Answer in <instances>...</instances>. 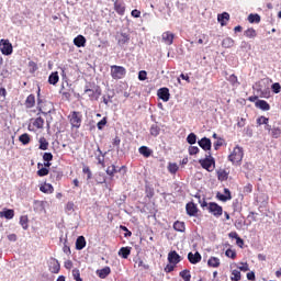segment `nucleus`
Instances as JSON below:
<instances>
[{"label": "nucleus", "instance_id": "nucleus-24", "mask_svg": "<svg viewBox=\"0 0 281 281\" xmlns=\"http://www.w3.org/2000/svg\"><path fill=\"white\" fill-rule=\"evenodd\" d=\"M74 45L76 47H85L87 45V38L83 35H78L74 38Z\"/></svg>", "mask_w": 281, "mask_h": 281}, {"label": "nucleus", "instance_id": "nucleus-5", "mask_svg": "<svg viewBox=\"0 0 281 281\" xmlns=\"http://www.w3.org/2000/svg\"><path fill=\"white\" fill-rule=\"evenodd\" d=\"M110 74L113 80H122L126 76V68L124 66L113 65L110 67Z\"/></svg>", "mask_w": 281, "mask_h": 281}, {"label": "nucleus", "instance_id": "nucleus-38", "mask_svg": "<svg viewBox=\"0 0 281 281\" xmlns=\"http://www.w3.org/2000/svg\"><path fill=\"white\" fill-rule=\"evenodd\" d=\"M58 80H60V77H58V72H52L48 77L49 85H58Z\"/></svg>", "mask_w": 281, "mask_h": 281}, {"label": "nucleus", "instance_id": "nucleus-17", "mask_svg": "<svg viewBox=\"0 0 281 281\" xmlns=\"http://www.w3.org/2000/svg\"><path fill=\"white\" fill-rule=\"evenodd\" d=\"M158 98H160L162 102H168V100H170V90L168 88H160L158 90Z\"/></svg>", "mask_w": 281, "mask_h": 281}, {"label": "nucleus", "instance_id": "nucleus-27", "mask_svg": "<svg viewBox=\"0 0 281 281\" xmlns=\"http://www.w3.org/2000/svg\"><path fill=\"white\" fill-rule=\"evenodd\" d=\"M37 168V177H47V175H49V169H47V167H43V164L38 162Z\"/></svg>", "mask_w": 281, "mask_h": 281}, {"label": "nucleus", "instance_id": "nucleus-35", "mask_svg": "<svg viewBox=\"0 0 281 281\" xmlns=\"http://www.w3.org/2000/svg\"><path fill=\"white\" fill-rule=\"evenodd\" d=\"M138 153L140 155H143V157H150V155H153V150H150V148L146 147V146H142L138 148Z\"/></svg>", "mask_w": 281, "mask_h": 281}, {"label": "nucleus", "instance_id": "nucleus-23", "mask_svg": "<svg viewBox=\"0 0 281 281\" xmlns=\"http://www.w3.org/2000/svg\"><path fill=\"white\" fill-rule=\"evenodd\" d=\"M255 106H257V109H261V111H270L271 109V105L265 100H257Z\"/></svg>", "mask_w": 281, "mask_h": 281}, {"label": "nucleus", "instance_id": "nucleus-60", "mask_svg": "<svg viewBox=\"0 0 281 281\" xmlns=\"http://www.w3.org/2000/svg\"><path fill=\"white\" fill-rule=\"evenodd\" d=\"M252 190H254V186H251L249 183L244 187L245 194H251Z\"/></svg>", "mask_w": 281, "mask_h": 281}, {"label": "nucleus", "instance_id": "nucleus-15", "mask_svg": "<svg viewBox=\"0 0 281 281\" xmlns=\"http://www.w3.org/2000/svg\"><path fill=\"white\" fill-rule=\"evenodd\" d=\"M188 260L191 265H199V262H201V260H202L201 254L199 251H196L194 254L189 252Z\"/></svg>", "mask_w": 281, "mask_h": 281}, {"label": "nucleus", "instance_id": "nucleus-61", "mask_svg": "<svg viewBox=\"0 0 281 281\" xmlns=\"http://www.w3.org/2000/svg\"><path fill=\"white\" fill-rule=\"evenodd\" d=\"M131 15L134 16V19H139L142 16V11L137 10V9H134L132 12H131Z\"/></svg>", "mask_w": 281, "mask_h": 281}, {"label": "nucleus", "instance_id": "nucleus-26", "mask_svg": "<svg viewBox=\"0 0 281 281\" xmlns=\"http://www.w3.org/2000/svg\"><path fill=\"white\" fill-rule=\"evenodd\" d=\"M131 247H122L119 250V256L123 258L124 260L128 259V256H131Z\"/></svg>", "mask_w": 281, "mask_h": 281}, {"label": "nucleus", "instance_id": "nucleus-22", "mask_svg": "<svg viewBox=\"0 0 281 281\" xmlns=\"http://www.w3.org/2000/svg\"><path fill=\"white\" fill-rule=\"evenodd\" d=\"M97 276H99V278H101V280L109 278V276H111V268L104 267L103 269L97 270Z\"/></svg>", "mask_w": 281, "mask_h": 281}, {"label": "nucleus", "instance_id": "nucleus-12", "mask_svg": "<svg viewBox=\"0 0 281 281\" xmlns=\"http://www.w3.org/2000/svg\"><path fill=\"white\" fill-rule=\"evenodd\" d=\"M48 269L52 273H60V262L56 258H50Z\"/></svg>", "mask_w": 281, "mask_h": 281}, {"label": "nucleus", "instance_id": "nucleus-50", "mask_svg": "<svg viewBox=\"0 0 281 281\" xmlns=\"http://www.w3.org/2000/svg\"><path fill=\"white\" fill-rule=\"evenodd\" d=\"M257 124L259 125V126H262V124H269V117H266V116H259L258 119H257Z\"/></svg>", "mask_w": 281, "mask_h": 281}, {"label": "nucleus", "instance_id": "nucleus-41", "mask_svg": "<svg viewBox=\"0 0 281 281\" xmlns=\"http://www.w3.org/2000/svg\"><path fill=\"white\" fill-rule=\"evenodd\" d=\"M244 34L247 38H256V36H258V33L254 27L246 30Z\"/></svg>", "mask_w": 281, "mask_h": 281}, {"label": "nucleus", "instance_id": "nucleus-18", "mask_svg": "<svg viewBox=\"0 0 281 281\" xmlns=\"http://www.w3.org/2000/svg\"><path fill=\"white\" fill-rule=\"evenodd\" d=\"M40 192H43L44 194H54V186H52V183L44 182L40 187Z\"/></svg>", "mask_w": 281, "mask_h": 281}, {"label": "nucleus", "instance_id": "nucleus-55", "mask_svg": "<svg viewBox=\"0 0 281 281\" xmlns=\"http://www.w3.org/2000/svg\"><path fill=\"white\" fill-rule=\"evenodd\" d=\"M106 126V117H103L101 121L98 122L97 127L99 131H102Z\"/></svg>", "mask_w": 281, "mask_h": 281}, {"label": "nucleus", "instance_id": "nucleus-21", "mask_svg": "<svg viewBox=\"0 0 281 281\" xmlns=\"http://www.w3.org/2000/svg\"><path fill=\"white\" fill-rule=\"evenodd\" d=\"M207 267H211L212 269H218V267H221V259L218 257H211L207 260Z\"/></svg>", "mask_w": 281, "mask_h": 281}, {"label": "nucleus", "instance_id": "nucleus-46", "mask_svg": "<svg viewBox=\"0 0 281 281\" xmlns=\"http://www.w3.org/2000/svg\"><path fill=\"white\" fill-rule=\"evenodd\" d=\"M240 271L239 270H233L231 273V280L232 281H240Z\"/></svg>", "mask_w": 281, "mask_h": 281}, {"label": "nucleus", "instance_id": "nucleus-52", "mask_svg": "<svg viewBox=\"0 0 281 281\" xmlns=\"http://www.w3.org/2000/svg\"><path fill=\"white\" fill-rule=\"evenodd\" d=\"M120 229H122V232H125V234H124L125 238H131V236H133V233L131 231H128V228L126 226L121 225Z\"/></svg>", "mask_w": 281, "mask_h": 281}, {"label": "nucleus", "instance_id": "nucleus-33", "mask_svg": "<svg viewBox=\"0 0 281 281\" xmlns=\"http://www.w3.org/2000/svg\"><path fill=\"white\" fill-rule=\"evenodd\" d=\"M49 178L53 181H60V179H63V171L53 170L49 175Z\"/></svg>", "mask_w": 281, "mask_h": 281}, {"label": "nucleus", "instance_id": "nucleus-19", "mask_svg": "<svg viewBox=\"0 0 281 281\" xmlns=\"http://www.w3.org/2000/svg\"><path fill=\"white\" fill-rule=\"evenodd\" d=\"M0 218H7V221H12V218H14V210L4 209L0 212Z\"/></svg>", "mask_w": 281, "mask_h": 281}, {"label": "nucleus", "instance_id": "nucleus-4", "mask_svg": "<svg viewBox=\"0 0 281 281\" xmlns=\"http://www.w3.org/2000/svg\"><path fill=\"white\" fill-rule=\"evenodd\" d=\"M199 164L207 172H214V168H216V160L212 157V154L206 158L200 159Z\"/></svg>", "mask_w": 281, "mask_h": 281}, {"label": "nucleus", "instance_id": "nucleus-48", "mask_svg": "<svg viewBox=\"0 0 281 281\" xmlns=\"http://www.w3.org/2000/svg\"><path fill=\"white\" fill-rule=\"evenodd\" d=\"M225 256L226 258H232V260H236V250H232L231 248H228L225 251Z\"/></svg>", "mask_w": 281, "mask_h": 281}, {"label": "nucleus", "instance_id": "nucleus-11", "mask_svg": "<svg viewBox=\"0 0 281 281\" xmlns=\"http://www.w3.org/2000/svg\"><path fill=\"white\" fill-rule=\"evenodd\" d=\"M216 199H218V201H223V203H226V201H232V191H229V189L225 188L224 194L221 192L216 193Z\"/></svg>", "mask_w": 281, "mask_h": 281}, {"label": "nucleus", "instance_id": "nucleus-51", "mask_svg": "<svg viewBox=\"0 0 281 281\" xmlns=\"http://www.w3.org/2000/svg\"><path fill=\"white\" fill-rule=\"evenodd\" d=\"M82 172L83 175H87L88 180L93 177V175L91 173V168H89V166H83Z\"/></svg>", "mask_w": 281, "mask_h": 281}, {"label": "nucleus", "instance_id": "nucleus-43", "mask_svg": "<svg viewBox=\"0 0 281 281\" xmlns=\"http://www.w3.org/2000/svg\"><path fill=\"white\" fill-rule=\"evenodd\" d=\"M168 170L170 175H177V172L179 171V165H177V162H170L168 165Z\"/></svg>", "mask_w": 281, "mask_h": 281}, {"label": "nucleus", "instance_id": "nucleus-32", "mask_svg": "<svg viewBox=\"0 0 281 281\" xmlns=\"http://www.w3.org/2000/svg\"><path fill=\"white\" fill-rule=\"evenodd\" d=\"M180 278H182L183 281H191L192 274L190 273V270L184 269L179 272Z\"/></svg>", "mask_w": 281, "mask_h": 281}, {"label": "nucleus", "instance_id": "nucleus-25", "mask_svg": "<svg viewBox=\"0 0 281 281\" xmlns=\"http://www.w3.org/2000/svg\"><path fill=\"white\" fill-rule=\"evenodd\" d=\"M217 21L218 23H221L222 26L227 25V21H229V13L223 12L222 14H218Z\"/></svg>", "mask_w": 281, "mask_h": 281}, {"label": "nucleus", "instance_id": "nucleus-28", "mask_svg": "<svg viewBox=\"0 0 281 281\" xmlns=\"http://www.w3.org/2000/svg\"><path fill=\"white\" fill-rule=\"evenodd\" d=\"M217 179L218 181H227V179H229V172L225 169H220L217 171Z\"/></svg>", "mask_w": 281, "mask_h": 281}, {"label": "nucleus", "instance_id": "nucleus-49", "mask_svg": "<svg viewBox=\"0 0 281 281\" xmlns=\"http://www.w3.org/2000/svg\"><path fill=\"white\" fill-rule=\"evenodd\" d=\"M115 172H117L115 165L108 167L106 175H109V177H115Z\"/></svg>", "mask_w": 281, "mask_h": 281}, {"label": "nucleus", "instance_id": "nucleus-3", "mask_svg": "<svg viewBox=\"0 0 281 281\" xmlns=\"http://www.w3.org/2000/svg\"><path fill=\"white\" fill-rule=\"evenodd\" d=\"M243 157H245V151L243 147L239 145L235 146L231 155H228V161L232 164H240L243 161Z\"/></svg>", "mask_w": 281, "mask_h": 281}, {"label": "nucleus", "instance_id": "nucleus-14", "mask_svg": "<svg viewBox=\"0 0 281 281\" xmlns=\"http://www.w3.org/2000/svg\"><path fill=\"white\" fill-rule=\"evenodd\" d=\"M162 42L165 45H172L175 43V35L170 31H166L162 33Z\"/></svg>", "mask_w": 281, "mask_h": 281}, {"label": "nucleus", "instance_id": "nucleus-56", "mask_svg": "<svg viewBox=\"0 0 281 281\" xmlns=\"http://www.w3.org/2000/svg\"><path fill=\"white\" fill-rule=\"evenodd\" d=\"M43 159H44V161H53L54 155L52 153H44Z\"/></svg>", "mask_w": 281, "mask_h": 281}, {"label": "nucleus", "instance_id": "nucleus-1", "mask_svg": "<svg viewBox=\"0 0 281 281\" xmlns=\"http://www.w3.org/2000/svg\"><path fill=\"white\" fill-rule=\"evenodd\" d=\"M196 199H199V203L201 207L205 209L210 212V214H213L216 218L218 216H223V206L218 205L216 202L207 203L205 199L201 200V195H195Z\"/></svg>", "mask_w": 281, "mask_h": 281}, {"label": "nucleus", "instance_id": "nucleus-40", "mask_svg": "<svg viewBox=\"0 0 281 281\" xmlns=\"http://www.w3.org/2000/svg\"><path fill=\"white\" fill-rule=\"evenodd\" d=\"M149 133L153 137H157L161 133V128L157 124H154L150 126Z\"/></svg>", "mask_w": 281, "mask_h": 281}, {"label": "nucleus", "instance_id": "nucleus-34", "mask_svg": "<svg viewBox=\"0 0 281 281\" xmlns=\"http://www.w3.org/2000/svg\"><path fill=\"white\" fill-rule=\"evenodd\" d=\"M234 40L232 37H226L222 42V47H225V49H229L234 47Z\"/></svg>", "mask_w": 281, "mask_h": 281}, {"label": "nucleus", "instance_id": "nucleus-30", "mask_svg": "<svg viewBox=\"0 0 281 281\" xmlns=\"http://www.w3.org/2000/svg\"><path fill=\"white\" fill-rule=\"evenodd\" d=\"M20 225L23 229H29L30 227V218L27 217V215H22L20 217Z\"/></svg>", "mask_w": 281, "mask_h": 281}, {"label": "nucleus", "instance_id": "nucleus-45", "mask_svg": "<svg viewBox=\"0 0 281 281\" xmlns=\"http://www.w3.org/2000/svg\"><path fill=\"white\" fill-rule=\"evenodd\" d=\"M227 80L233 87H236V85H240V82H238V77L235 74L231 75Z\"/></svg>", "mask_w": 281, "mask_h": 281}, {"label": "nucleus", "instance_id": "nucleus-42", "mask_svg": "<svg viewBox=\"0 0 281 281\" xmlns=\"http://www.w3.org/2000/svg\"><path fill=\"white\" fill-rule=\"evenodd\" d=\"M49 148V143L47 142V138L41 137L40 138V150H47Z\"/></svg>", "mask_w": 281, "mask_h": 281}, {"label": "nucleus", "instance_id": "nucleus-29", "mask_svg": "<svg viewBox=\"0 0 281 281\" xmlns=\"http://www.w3.org/2000/svg\"><path fill=\"white\" fill-rule=\"evenodd\" d=\"M83 247H87V240L85 239V236H79L76 240V249L80 251Z\"/></svg>", "mask_w": 281, "mask_h": 281}, {"label": "nucleus", "instance_id": "nucleus-10", "mask_svg": "<svg viewBox=\"0 0 281 281\" xmlns=\"http://www.w3.org/2000/svg\"><path fill=\"white\" fill-rule=\"evenodd\" d=\"M85 93L89 95L90 100H98L100 95H102V89H100V87H98L95 90L86 89Z\"/></svg>", "mask_w": 281, "mask_h": 281}, {"label": "nucleus", "instance_id": "nucleus-64", "mask_svg": "<svg viewBox=\"0 0 281 281\" xmlns=\"http://www.w3.org/2000/svg\"><path fill=\"white\" fill-rule=\"evenodd\" d=\"M239 271H249V265L248 263H241L239 267Z\"/></svg>", "mask_w": 281, "mask_h": 281}, {"label": "nucleus", "instance_id": "nucleus-31", "mask_svg": "<svg viewBox=\"0 0 281 281\" xmlns=\"http://www.w3.org/2000/svg\"><path fill=\"white\" fill-rule=\"evenodd\" d=\"M19 142H21V144H23V146H27V144H30V142H32V138L30 137V134L24 133L19 136Z\"/></svg>", "mask_w": 281, "mask_h": 281}, {"label": "nucleus", "instance_id": "nucleus-54", "mask_svg": "<svg viewBox=\"0 0 281 281\" xmlns=\"http://www.w3.org/2000/svg\"><path fill=\"white\" fill-rule=\"evenodd\" d=\"M200 149L198 146H190L189 147V155H199Z\"/></svg>", "mask_w": 281, "mask_h": 281}, {"label": "nucleus", "instance_id": "nucleus-57", "mask_svg": "<svg viewBox=\"0 0 281 281\" xmlns=\"http://www.w3.org/2000/svg\"><path fill=\"white\" fill-rule=\"evenodd\" d=\"M271 89H272L273 93H280V91H281V86H280V83L276 82V83H273V85L271 86Z\"/></svg>", "mask_w": 281, "mask_h": 281}, {"label": "nucleus", "instance_id": "nucleus-63", "mask_svg": "<svg viewBox=\"0 0 281 281\" xmlns=\"http://www.w3.org/2000/svg\"><path fill=\"white\" fill-rule=\"evenodd\" d=\"M97 161H98L99 166H102V168L105 167V165H104V155L97 156Z\"/></svg>", "mask_w": 281, "mask_h": 281}, {"label": "nucleus", "instance_id": "nucleus-47", "mask_svg": "<svg viewBox=\"0 0 281 281\" xmlns=\"http://www.w3.org/2000/svg\"><path fill=\"white\" fill-rule=\"evenodd\" d=\"M187 142L188 144H190L191 146L196 144V134L194 133H190L187 137Z\"/></svg>", "mask_w": 281, "mask_h": 281}, {"label": "nucleus", "instance_id": "nucleus-39", "mask_svg": "<svg viewBox=\"0 0 281 281\" xmlns=\"http://www.w3.org/2000/svg\"><path fill=\"white\" fill-rule=\"evenodd\" d=\"M270 136L273 139H280V137H281V128L280 127H272V130L270 132Z\"/></svg>", "mask_w": 281, "mask_h": 281}, {"label": "nucleus", "instance_id": "nucleus-36", "mask_svg": "<svg viewBox=\"0 0 281 281\" xmlns=\"http://www.w3.org/2000/svg\"><path fill=\"white\" fill-rule=\"evenodd\" d=\"M173 229L176 232H186V223L180 222V221H176L173 223Z\"/></svg>", "mask_w": 281, "mask_h": 281}, {"label": "nucleus", "instance_id": "nucleus-16", "mask_svg": "<svg viewBox=\"0 0 281 281\" xmlns=\"http://www.w3.org/2000/svg\"><path fill=\"white\" fill-rule=\"evenodd\" d=\"M186 210L189 216H196V214H199V209L196 207V204H194L193 202L187 203Z\"/></svg>", "mask_w": 281, "mask_h": 281}, {"label": "nucleus", "instance_id": "nucleus-44", "mask_svg": "<svg viewBox=\"0 0 281 281\" xmlns=\"http://www.w3.org/2000/svg\"><path fill=\"white\" fill-rule=\"evenodd\" d=\"M248 21H249V23H260V15H258V13H256V14L250 13L248 15Z\"/></svg>", "mask_w": 281, "mask_h": 281}, {"label": "nucleus", "instance_id": "nucleus-2", "mask_svg": "<svg viewBox=\"0 0 281 281\" xmlns=\"http://www.w3.org/2000/svg\"><path fill=\"white\" fill-rule=\"evenodd\" d=\"M68 121L72 131L74 128H80V126H82V113L78 111L70 112L68 115Z\"/></svg>", "mask_w": 281, "mask_h": 281}, {"label": "nucleus", "instance_id": "nucleus-53", "mask_svg": "<svg viewBox=\"0 0 281 281\" xmlns=\"http://www.w3.org/2000/svg\"><path fill=\"white\" fill-rule=\"evenodd\" d=\"M72 278H74V280H76V281H82V278H80V270L74 269V270H72Z\"/></svg>", "mask_w": 281, "mask_h": 281}, {"label": "nucleus", "instance_id": "nucleus-58", "mask_svg": "<svg viewBox=\"0 0 281 281\" xmlns=\"http://www.w3.org/2000/svg\"><path fill=\"white\" fill-rule=\"evenodd\" d=\"M175 265L172 263H168L166 267H165V273H172V271H175Z\"/></svg>", "mask_w": 281, "mask_h": 281}, {"label": "nucleus", "instance_id": "nucleus-13", "mask_svg": "<svg viewBox=\"0 0 281 281\" xmlns=\"http://www.w3.org/2000/svg\"><path fill=\"white\" fill-rule=\"evenodd\" d=\"M200 148H202V150H212V140L207 137H203L201 140L198 142Z\"/></svg>", "mask_w": 281, "mask_h": 281}, {"label": "nucleus", "instance_id": "nucleus-59", "mask_svg": "<svg viewBox=\"0 0 281 281\" xmlns=\"http://www.w3.org/2000/svg\"><path fill=\"white\" fill-rule=\"evenodd\" d=\"M147 76H148V74L146 72V70H140L138 72V80L144 81V80H146Z\"/></svg>", "mask_w": 281, "mask_h": 281}, {"label": "nucleus", "instance_id": "nucleus-8", "mask_svg": "<svg viewBox=\"0 0 281 281\" xmlns=\"http://www.w3.org/2000/svg\"><path fill=\"white\" fill-rule=\"evenodd\" d=\"M168 262L170 265H173V266H177L179 265V262H181L182 258L177 254L176 250H171L169 254H168Z\"/></svg>", "mask_w": 281, "mask_h": 281}, {"label": "nucleus", "instance_id": "nucleus-7", "mask_svg": "<svg viewBox=\"0 0 281 281\" xmlns=\"http://www.w3.org/2000/svg\"><path fill=\"white\" fill-rule=\"evenodd\" d=\"M32 125H33V128L32 126H29V131H41L45 127V119L38 116L33 120Z\"/></svg>", "mask_w": 281, "mask_h": 281}, {"label": "nucleus", "instance_id": "nucleus-20", "mask_svg": "<svg viewBox=\"0 0 281 281\" xmlns=\"http://www.w3.org/2000/svg\"><path fill=\"white\" fill-rule=\"evenodd\" d=\"M24 105L26 109H34V106L36 105V97L34 94H30L26 98Z\"/></svg>", "mask_w": 281, "mask_h": 281}, {"label": "nucleus", "instance_id": "nucleus-62", "mask_svg": "<svg viewBox=\"0 0 281 281\" xmlns=\"http://www.w3.org/2000/svg\"><path fill=\"white\" fill-rule=\"evenodd\" d=\"M213 146H214V149H215V150H218V148H220L221 146H223V138L220 137V138L217 139V142L214 143Z\"/></svg>", "mask_w": 281, "mask_h": 281}, {"label": "nucleus", "instance_id": "nucleus-9", "mask_svg": "<svg viewBox=\"0 0 281 281\" xmlns=\"http://www.w3.org/2000/svg\"><path fill=\"white\" fill-rule=\"evenodd\" d=\"M114 10L119 16H124L126 12V4L123 1L116 0L114 2Z\"/></svg>", "mask_w": 281, "mask_h": 281}, {"label": "nucleus", "instance_id": "nucleus-6", "mask_svg": "<svg viewBox=\"0 0 281 281\" xmlns=\"http://www.w3.org/2000/svg\"><path fill=\"white\" fill-rule=\"evenodd\" d=\"M0 52L3 54V56L12 55L13 48L12 43H10V40L0 41Z\"/></svg>", "mask_w": 281, "mask_h": 281}, {"label": "nucleus", "instance_id": "nucleus-37", "mask_svg": "<svg viewBox=\"0 0 281 281\" xmlns=\"http://www.w3.org/2000/svg\"><path fill=\"white\" fill-rule=\"evenodd\" d=\"M131 41V35L127 33H121V38H119L117 43L119 45H126Z\"/></svg>", "mask_w": 281, "mask_h": 281}]
</instances>
